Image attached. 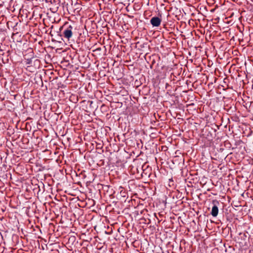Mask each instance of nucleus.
Masks as SVG:
<instances>
[{"instance_id": "1", "label": "nucleus", "mask_w": 253, "mask_h": 253, "mask_svg": "<svg viewBox=\"0 0 253 253\" xmlns=\"http://www.w3.org/2000/svg\"><path fill=\"white\" fill-rule=\"evenodd\" d=\"M73 27L71 25L68 26L64 31L63 35L65 39L69 40L73 36Z\"/></svg>"}, {"instance_id": "2", "label": "nucleus", "mask_w": 253, "mask_h": 253, "mask_svg": "<svg viewBox=\"0 0 253 253\" xmlns=\"http://www.w3.org/2000/svg\"><path fill=\"white\" fill-rule=\"evenodd\" d=\"M161 23V19L158 17H153L150 20V23L153 27H158Z\"/></svg>"}, {"instance_id": "3", "label": "nucleus", "mask_w": 253, "mask_h": 253, "mask_svg": "<svg viewBox=\"0 0 253 253\" xmlns=\"http://www.w3.org/2000/svg\"><path fill=\"white\" fill-rule=\"evenodd\" d=\"M215 203L218 204V202L217 201H213V206L212 207L211 214L213 217H216L218 213V208L217 206H216V205L215 204Z\"/></svg>"}]
</instances>
